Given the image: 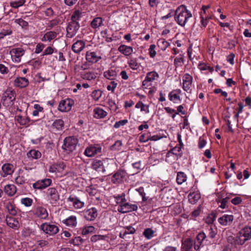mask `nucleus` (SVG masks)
Masks as SVG:
<instances>
[{
    "label": "nucleus",
    "mask_w": 251,
    "mask_h": 251,
    "mask_svg": "<svg viewBox=\"0 0 251 251\" xmlns=\"http://www.w3.org/2000/svg\"><path fill=\"white\" fill-rule=\"evenodd\" d=\"M207 229L208 230V237L213 238L217 234V228L214 225H210L207 226Z\"/></svg>",
    "instance_id": "49"
},
{
    "label": "nucleus",
    "mask_w": 251,
    "mask_h": 251,
    "mask_svg": "<svg viewBox=\"0 0 251 251\" xmlns=\"http://www.w3.org/2000/svg\"><path fill=\"white\" fill-rule=\"evenodd\" d=\"M63 223L67 226L75 227L77 224V218L76 216L72 215L63 220Z\"/></svg>",
    "instance_id": "33"
},
{
    "label": "nucleus",
    "mask_w": 251,
    "mask_h": 251,
    "mask_svg": "<svg viewBox=\"0 0 251 251\" xmlns=\"http://www.w3.org/2000/svg\"><path fill=\"white\" fill-rule=\"evenodd\" d=\"M91 168L92 169L98 172L103 173L105 171L103 163L102 161L100 160H94L91 164Z\"/></svg>",
    "instance_id": "22"
},
{
    "label": "nucleus",
    "mask_w": 251,
    "mask_h": 251,
    "mask_svg": "<svg viewBox=\"0 0 251 251\" xmlns=\"http://www.w3.org/2000/svg\"><path fill=\"white\" fill-rule=\"evenodd\" d=\"M193 77L189 74H185L182 77V88L187 92H190L192 87Z\"/></svg>",
    "instance_id": "13"
},
{
    "label": "nucleus",
    "mask_w": 251,
    "mask_h": 251,
    "mask_svg": "<svg viewBox=\"0 0 251 251\" xmlns=\"http://www.w3.org/2000/svg\"><path fill=\"white\" fill-rule=\"evenodd\" d=\"M40 229L44 233L50 235H54L59 231V228L57 226L49 223H44L42 224L40 226Z\"/></svg>",
    "instance_id": "8"
},
{
    "label": "nucleus",
    "mask_w": 251,
    "mask_h": 251,
    "mask_svg": "<svg viewBox=\"0 0 251 251\" xmlns=\"http://www.w3.org/2000/svg\"><path fill=\"white\" fill-rule=\"evenodd\" d=\"M240 232L241 235L244 237L246 241L251 239V227L245 226L242 228Z\"/></svg>",
    "instance_id": "38"
},
{
    "label": "nucleus",
    "mask_w": 251,
    "mask_h": 251,
    "mask_svg": "<svg viewBox=\"0 0 251 251\" xmlns=\"http://www.w3.org/2000/svg\"><path fill=\"white\" fill-rule=\"evenodd\" d=\"M34 110L32 112V115L34 116H37L39 115V112H42L43 110V108L38 104H35L34 105Z\"/></svg>",
    "instance_id": "62"
},
{
    "label": "nucleus",
    "mask_w": 251,
    "mask_h": 251,
    "mask_svg": "<svg viewBox=\"0 0 251 251\" xmlns=\"http://www.w3.org/2000/svg\"><path fill=\"white\" fill-rule=\"evenodd\" d=\"M68 201L72 202L73 207L75 209H80L84 206V202L74 196H70Z\"/></svg>",
    "instance_id": "21"
},
{
    "label": "nucleus",
    "mask_w": 251,
    "mask_h": 251,
    "mask_svg": "<svg viewBox=\"0 0 251 251\" xmlns=\"http://www.w3.org/2000/svg\"><path fill=\"white\" fill-rule=\"evenodd\" d=\"M64 126V122L61 119L56 120L52 124V127L57 130H61Z\"/></svg>",
    "instance_id": "54"
},
{
    "label": "nucleus",
    "mask_w": 251,
    "mask_h": 251,
    "mask_svg": "<svg viewBox=\"0 0 251 251\" xmlns=\"http://www.w3.org/2000/svg\"><path fill=\"white\" fill-rule=\"evenodd\" d=\"M26 174L21 169L18 171L17 176L15 179V183L18 185H21L25 183L27 180Z\"/></svg>",
    "instance_id": "25"
},
{
    "label": "nucleus",
    "mask_w": 251,
    "mask_h": 251,
    "mask_svg": "<svg viewBox=\"0 0 251 251\" xmlns=\"http://www.w3.org/2000/svg\"><path fill=\"white\" fill-rule=\"evenodd\" d=\"M25 2V0H18L16 1H12L10 2L11 7L15 8H17L20 6H23Z\"/></svg>",
    "instance_id": "55"
},
{
    "label": "nucleus",
    "mask_w": 251,
    "mask_h": 251,
    "mask_svg": "<svg viewBox=\"0 0 251 251\" xmlns=\"http://www.w3.org/2000/svg\"><path fill=\"white\" fill-rule=\"evenodd\" d=\"M236 244L238 245H243L247 241L239 231L235 236Z\"/></svg>",
    "instance_id": "58"
},
{
    "label": "nucleus",
    "mask_w": 251,
    "mask_h": 251,
    "mask_svg": "<svg viewBox=\"0 0 251 251\" xmlns=\"http://www.w3.org/2000/svg\"><path fill=\"white\" fill-rule=\"evenodd\" d=\"M14 166L12 164L10 163L4 164L2 166V173L4 174V176L12 175L14 172Z\"/></svg>",
    "instance_id": "30"
},
{
    "label": "nucleus",
    "mask_w": 251,
    "mask_h": 251,
    "mask_svg": "<svg viewBox=\"0 0 251 251\" xmlns=\"http://www.w3.org/2000/svg\"><path fill=\"white\" fill-rule=\"evenodd\" d=\"M21 203L26 207H29L33 203V200L29 198H23L21 199Z\"/></svg>",
    "instance_id": "57"
},
{
    "label": "nucleus",
    "mask_w": 251,
    "mask_h": 251,
    "mask_svg": "<svg viewBox=\"0 0 251 251\" xmlns=\"http://www.w3.org/2000/svg\"><path fill=\"white\" fill-rule=\"evenodd\" d=\"M6 208L10 214L15 215L17 214L16 207L13 201H8L6 203Z\"/></svg>",
    "instance_id": "37"
},
{
    "label": "nucleus",
    "mask_w": 251,
    "mask_h": 251,
    "mask_svg": "<svg viewBox=\"0 0 251 251\" xmlns=\"http://www.w3.org/2000/svg\"><path fill=\"white\" fill-rule=\"evenodd\" d=\"M82 16V13L79 10H75L72 16V20L75 22L73 24H70L67 28V36L68 37H72L76 33L79 28L77 21L80 20Z\"/></svg>",
    "instance_id": "2"
},
{
    "label": "nucleus",
    "mask_w": 251,
    "mask_h": 251,
    "mask_svg": "<svg viewBox=\"0 0 251 251\" xmlns=\"http://www.w3.org/2000/svg\"><path fill=\"white\" fill-rule=\"evenodd\" d=\"M191 12L184 5L178 6L175 11V19L179 25L184 27L192 18Z\"/></svg>",
    "instance_id": "1"
},
{
    "label": "nucleus",
    "mask_w": 251,
    "mask_h": 251,
    "mask_svg": "<svg viewBox=\"0 0 251 251\" xmlns=\"http://www.w3.org/2000/svg\"><path fill=\"white\" fill-rule=\"evenodd\" d=\"M51 180L49 178L38 180L33 185V187L37 189H43L49 186L51 183Z\"/></svg>",
    "instance_id": "18"
},
{
    "label": "nucleus",
    "mask_w": 251,
    "mask_h": 251,
    "mask_svg": "<svg viewBox=\"0 0 251 251\" xmlns=\"http://www.w3.org/2000/svg\"><path fill=\"white\" fill-rule=\"evenodd\" d=\"M6 222L8 226L17 229L20 227V225L17 219L13 217H6Z\"/></svg>",
    "instance_id": "23"
},
{
    "label": "nucleus",
    "mask_w": 251,
    "mask_h": 251,
    "mask_svg": "<svg viewBox=\"0 0 251 251\" xmlns=\"http://www.w3.org/2000/svg\"><path fill=\"white\" fill-rule=\"evenodd\" d=\"M154 231L151 228L145 229L143 235L148 239L151 238L153 236Z\"/></svg>",
    "instance_id": "61"
},
{
    "label": "nucleus",
    "mask_w": 251,
    "mask_h": 251,
    "mask_svg": "<svg viewBox=\"0 0 251 251\" xmlns=\"http://www.w3.org/2000/svg\"><path fill=\"white\" fill-rule=\"evenodd\" d=\"M32 213L34 217L41 220H47L49 217V213L47 209L41 206H35L32 210Z\"/></svg>",
    "instance_id": "5"
},
{
    "label": "nucleus",
    "mask_w": 251,
    "mask_h": 251,
    "mask_svg": "<svg viewBox=\"0 0 251 251\" xmlns=\"http://www.w3.org/2000/svg\"><path fill=\"white\" fill-rule=\"evenodd\" d=\"M85 43L82 40H77L74 43L72 46V50L75 53H78L80 52L84 48Z\"/></svg>",
    "instance_id": "29"
},
{
    "label": "nucleus",
    "mask_w": 251,
    "mask_h": 251,
    "mask_svg": "<svg viewBox=\"0 0 251 251\" xmlns=\"http://www.w3.org/2000/svg\"><path fill=\"white\" fill-rule=\"evenodd\" d=\"M103 75L106 79L113 80L117 76V73L112 69H109L104 72Z\"/></svg>",
    "instance_id": "39"
},
{
    "label": "nucleus",
    "mask_w": 251,
    "mask_h": 251,
    "mask_svg": "<svg viewBox=\"0 0 251 251\" xmlns=\"http://www.w3.org/2000/svg\"><path fill=\"white\" fill-rule=\"evenodd\" d=\"M103 20L101 17H95L91 21L90 25L92 28L97 30L103 25Z\"/></svg>",
    "instance_id": "32"
},
{
    "label": "nucleus",
    "mask_w": 251,
    "mask_h": 251,
    "mask_svg": "<svg viewBox=\"0 0 251 251\" xmlns=\"http://www.w3.org/2000/svg\"><path fill=\"white\" fill-rule=\"evenodd\" d=\"M57 33L53 31H49L42 35L41 40L44 42H50L56 38Z\"/></svg>",
    "instance_id": "24"
},
{
    "label": "nucleus",
    "mask_w": 251,
    "mask_h": 251,
    "mask_svg": "<svg viewBox=\"0 0 251 251\" xmlns=\"http://www.w3.org/2000/svg\"><path fill=\"white\" fill-rule=\"evenodd\" d=\"M94 117L97 119H102L105 117L107 113L101 108L97 107L94 109Z\"/></svg>",
    "instance_id": "35"
},
{
    "label": "nucleus",
    "mask_w": 251,
    "mask_h": 251,
    "mask_svg": "<svg viewBox=\"0 0 251 251\" xmlns=\"http://www.w3.org/2000/svg\"><path fill=\"white\" fill-rule=\"evenodd\" d=\"M159 77V75L155 71H151L147 73L145 79L142 82V86L144 88H148L151 86L152 83Z\"/></svg>",
    "instance_id": "6"
},
{
    "label": "nucleus",
    "mask_w": 251,
    "mask_h": 251,
    "mask_svg": "<svg viewBox=\"0 0 251 251\" xmlns=\"http://www.w3.org/2000/svg\"><path fill=\"white\" fill-rule=\"evenodd\" d=\"M157 45L161 50H165L169 46V43L164 39H160L157 41Z\"/></svg>",
    "instance_id": "50"
},
{
    "label": "nucleus",
    "mask_w": 251,
    "mask_h": 251,
    "mask_svg": "<svg viewBox=\"0 0 251 251\" xmlns=\"http://www.w3.org/2000/svg\"><path fill=\"white\" fill-rule=\"evenodd\" d=\"M233 220V216L232 215L226 214H225L218 219L219 223L223 226H227L231 224Z\"/></svg>",
    "instance_id": "28"
},
{
    "label": "nucleus",
    "mask_w": 251,
    "mask_h": 251,
    "mask_svg": "<svg viewBox=\"0 0 251 251\" xmlns=\"http://www.w3.org/2000/svg\"><path fill=\"white\" fill-rule=\"evenodd\" d=\"M3 190L9 196H13L17 192V188L14 184H7L4 186Z\"/></svg>",
    "instance_id": "34"
},
{
    "label": "nucleus",
    "mask_w": 251,
    "mask_h": 251,
    "mask_svg": "<svg viewBox=\"0 0 251 251\" xmlns=\"http://www.w3.org/2000/svg\"><path fill=\"white\" fill-rule=\"evenodd\" d=\"M183 55L179 54L174 60V64L176 68L182 66L183 64Z\"/></svg>",
    "instance_id": "53"
},
{
    "label": "nucleus",
    "mask_w": 251,
    "mask_h": 251,
    "mask_svg": "<svg viewBox=\"0 0 251 251\" xmlns=\"http://www.w3.org/2000/svg\"><path fill=\"white\" fill-rule=\"evenodd\" d=\"M15 98V91L11 88L7 89L4 94V103L8 105L12 102Z\"/></svg>",
    "instance_id": "15"
},
{
    "label": "nucleus",
    "mask_w": 251,
    "mask_h": 251,
    "mask_svg": "<svg viewBox=\"0 0 251 251\" xmlns=\"http://www.w3.org/2000/svg\"><path fill=\"white\" fill-rule=\"evenodd\" d=\"M187 176L182 172H179L177 174L176 181L178 184L180 185L187 180Z\"/></svg>",
    "instance_id": "44"
},
{
    "label": "nucleus",
    "mask_w": 251,
    "mask_h": 251,
    "mask_svg": "<svg viewBox=\"0 0 251 251\" xmlns=\"http://www.w3.org/2000/svg\"><path fill=\"white\" fill-rule=\"evenodd\" d=\"M84 214L86 220L92 221L98 216V210L95 207H90L84 211Z\"/></svg>",
    "instance_id": "16"
},
{
    "label": "nucleus",
    "mask_w": 251,
    "mask_h": 251,
    "mask_svg": "<svg viewBox=\"0 0 251 251\" xmlns=\"http://www.w3.org/2000/svg\"><path fill=\"white\" fill-rule=\"evenodd\" d=\"M78 144V140L76 138L73 136H69L64 140L63 145L62 148L66 151L67 153H70L75 151Z\"/></svg>",
    "instance_id": "3"
},
{
    "label": "nucleus",
    "mask_w": 251,
    "mask_h": 251,
    "mask_svg": "<svg viewBox=\"0 0 251 251\" xmlns=\"http://www.w3.org/2000/svg\"><path fill=\"white\" fill-rule=\"evenodd\" d=\"M17 122L22 126H26L29 125L30 121L29 118L26 117H23L21 115H18L16 117Z\"/></svg>",
    "instance_id": "46"
},
{
    "label": "nucleus",
    "mask_w": 251,
    "mask_h": 251,
    "mask_svg": "<svg viewBox=\"0 0 251 251\" xmlns=\"http://www.w3.org/2000/svg\"><path fill=\"white\" fill-rule=\"evenodd\" d=\"M137 208L138 206L136 204H131L124 201V202L118 206V211L121 213H126L136 211L137 210Z\"/></svg>",
    "instance_id": "10"
},
{
    "label": "nucleus",
    "mask_w": 251,
    "mask_h": 251,
    "mask_svg": "<svg viewBox=\"0 0 251 251\" xmlns=\"http://www.w3.org/2000/svg\"><path fill=\"white\" fill-rule=\"evenodd\" d=\"M135 107L137 109H140V111L145 114H148L150 112V105L144 104L141 100L138 101Z\"/></svg>",
    "instance_id": "31"
},
{
    "label": "nucleus",
    "mask_w": 251,
    "mask_h": 251,
    "mask_svg": "<svg viewBox=\"0 0 251 251\" xmlns=\"http://www.w3.org/2000/svg\"><path fill=\"white\" fill-rule=\"evenodd\" d=\"M229 198L228 197H226L225 198H223L221 200H219L218 201V203H220L219 205V207L222 209H225L227 207V202L228 201Z\"/></svg>",
    "instance_id": "63"
},
{
    "label": "nucleus",
    "mask_w": 251,
    "mask_h": 251,
    "mask_svg": "<svg viewBox=\"0 0 251 251\" xmlns=\"http://www.w3.org/2000/svg\"><path fill=\"white\" fill-rule=\"evenodd\" d=\"M15 23L18 24L23 28L26 27L28 25V23L22 18L16 19L15 20Z\"/></svg>",
    "instance_id": "64"
},
{
    "label": "nucleus",
    "mask_w": 251,
    "mask_h": 251,
    "mask_svg": "<svg viewBox=\"0 0 251 251\" xmlns=\"http://www.w3.org/2000/svg\"><path fill=\"white\" fill-rule=\"evenodd\" d=\"M25 50L22 46L14 48L9 51L12 61L16 63L21 62L22 57L25 55Z\"/></svg>",
    "instance_id": "4"
},
{
    "label": "nucleus",
    "mask_w": 251,
    "mask_h": 251,
    "mask_svg": "<svg viewBox=\"0 0 251 251\" xmlns=\"http://www.w3.org/2000/svg\"><path fill=\"white\" fill-rule=\"evenodd\" d=\"M83 242V239L80 236H76L70 240V243L75 246L81 245Z\"/></svg>",
    "instance_id": "52"
},
{
    "label": "nucleus",
    "mask_w": 251,
    "mask_h": 251,
    "mask_svg": "<svg viewBox=\"0 0 251 251\" xmlns=\"http://www.w3.org/2000/svg\"><path fill=\"white\" fill-rule=\"evenodd\" d=\"M150 132H148L141 134L139 137V141L141 143H146L150 140Z\"/></svg>",
    "instance_id": "59"
},
{
    "label": "nucleus",
    "mask_w": 251,
    "mask_h": 251,
    "mask_svg": "<svg viewBox=\"0 0 251 251\" xmlns=\"http://www.w3.org/2000/svg\"><path fill=\"white\" fill-rule=\"evenodd\" d=\"M135 232L134 227L131 226H128L125 228L124 231L120 233V237L124 238L126 235L129 234H133Z\"/></svg>",
    "instance_id": "48"
},
{
    "label": "nucleus",
    "mask_w": 251,
    "mask_h": 251,
    "mask_svg": "<svg viewBox=\"0 0 251 251\" xmlns=\"http://www.w3.org/2000/svg\"><path fill=\"white\" fill-rule=\"evenodd\" d=\"M13 84L14 86L20 88H23L27 87L29 84L28 79L24 77H17L14 81Z\"/></svg>",
    "instance_id": "20"
},
{
    "label": "nucleus",
    "mask_w": 251,
    "mask_h": 251,
    "mask_svg": "<svg viewBox=\"0 0 251 251\" xmlns=\"http://www.w3.org/2000/svg\"><path fill=\"white\" fill-rule=\"evenodd\" d=\"M102 94V92L100 90H95L92 92L91 97L95 101H98L101 97Z\"/></svg>",
    "instance_id": "51"
},
{
    "label": "nucleus",
    "mask_w": 251,
    "mask_h": 251,
    "mask_svg": "<svg viewBox=\"0 0 251 251\" xmlns=\"http://www.w3.org/2000/svg\"><path fill=\"white\" fill-rule=\"evenodd\" d=\"M114 198L117 204L119 205H120L122 202H124V201H126L125 195L124 194H122L121 195H118L117 196H114Z\"/></svg>",
    "instance_id": "60"
},
{
    "label": "nucleus",
    "mask_w": 251,
    "mask_h": 251,
    "mask_svg": "<svg viewBox=\"0 0 251 251\" xmlns=\"http://www.w3.org/2000/svg\"><path fill=\"white\" fill-rule=\"evenodd\" d=\"M193 245V241L190 238L186 239L182 244V250L184 251H189Z\"/></svg>",
    "instance_id": "43"
},
{
    "label": "nucleus",
    "mask_w": 251,
    "mask_h": 251,
    "mask_svg": "<svg viewBox=\"0 0 251 251\" xmlns=\"http://www.w3.org/2000/svg\"><path fill=\"white\" fill-rule=\"evenodd\" d=\"M65 165L63 163H54L50 165L49 168V172L52 173H61L65 169Z\"/></svg>",
    "instance_id": "19"
},
{
    "label": "nucleus",
    "mask_w": 251,
    "mask_h": 251,
    "mask_svg": "<svg viewBox=\"0 0 251 251\" xmlns=\"http://www.w3.org/2000/svg\"><path fill=\"white\" fill-rule=\"evenodd\" d=\"M48 200L52 204H56L59 199V195L57 190L53 187L49 188L47 191Z\"/></svg>",
    "instance_id": "12"
},
{
    "label": "nucleus",
    "mask_w": 251,
    "mask_h": 251,
    "mask_svg": "<svg viewBox=\"0 0 251 251\" xmlns=\"http://www.w3.org/2000/svg\"><path fill=\"white\" fill-rule=\"evenodd\" d=\"M86 191L91 196H96L99 194L97 187L95 185H90L86 188Z\"/></svg>",
    "instance_id": "45"
},
{
    "label": "nucleus",
    "mask_w": 251,
    "mask_h": 251,
    "mask_svg": "<svg viewBox=\"0 0 251 251\" xmlns=\"http://www.w3.org/2000/svg\"><path fill=\"white\" fill-rule=\"evenodd\" d=\"M204 240V232L200 233L197 236L196 241L195 244V249L196 250L199 249V247L196 244H200L201 245L203 240Z\"/></svg>",
    "instance_id": "56"
},
{
    "label": "nucleus",
    "mask_w": 251,
    "mask_h": 251,
    "mask_svg": "<svg viewBox=\"0 0 251 251\" xmlns=\"http://www.w3.org/2000/svg\"><path fill=\"white\" fill-rule=\"evenodd\" d=\"M96 228L93 226H85L81 228V234L86 235L95 232Z\"/></svg>",
    "instance_id": "41"
},
{
    "label": "nucleus",
    "mask_w": 251,
    "mask_h": 251,
    "mask_svg": "<svg viewBox=\"0 0 251 251\" xmlns=\"http://www.w3.org/2000/svg\"><path fill=\"white\" fill-rule=\"evenodd\" d=\"M118 50L125 56H129L133 53V49L130 46L121 45L118 47Z\"/></svg>",
    "instance_id": "26"
},
{
    "label": "nucleus",
    "mask_w": 251,
    "mask_h": 251,
    "mask_svg": "<svg viewBox=\"0 0 251 251\" xmlns=\"http://www.w3.org/2000/svg\"><path fill=\"white\" fill-rule=\"evenodd\" d=\"M200 195L196 192L190 193L188 195V199L191 203H195L200 199Z\"/></svg>",
    "instance_id": "42"
},
{
    "label": "nucleus",
    "mask_w": 251,
    "mask_h": 251,
    "mask_svg": "<svg viewBox=\"0 0 251 251\" xmlns=\"http://www.w3.org/2000/svg\"><path fill=\"white\" fill-rule=\"evenodd\" d=\"M74 104V100L71 99L62 100L59 103L58 110L62 112H67L70 111Z\"/></svg>",
    "instance_id": "11"
},
{
    "label": "nucleus",
    "mask_w": 251,
    "mask_h": 251,
    "mask_svg": "<svg viewBox=\"0 0 251 251\" xmlns=\"http://www.w3.org/2000/svg\"><path fill=\"white\" fill-rule=\"evenodd\" d=\"M181 95V91L180 89H177L171 91L169 95L168 98L169 100L174 103H180L181 100L180 96Z\"/></svg>",
    "instance_id": "14"
},
{
    "label": "nucleus",
    "mask_w": 251,
    "mask_h": 251,
    "mask_svg": "<svg viewBox=\"0 0 251 251\" xmlns=\"http://www.w3.org/2000/svg\"><path fill=\"white\" fill-rule=\"evenodd\" d=\"M27 156L28 157L37 159L41 157V153L38 150H31L27 153Z\"/></svg>",
    "instance_id": "47"
},
{
    "label": "nucleus",
    "mask_w": 251,
    "mask_h": 251,
    "mask_svg": "<svg viewBox=\"0 0 251 251\" xmlns=\"http://www.w3.org/2000/svg\"><path fill=\"white\" fill-rule=\"evenodd\" d=\"M181 147L176 146L174 147L168 152L166 157V161L171 163L173 161L177 160L179 157L181 156Z\"/></svg>",
    "instance_id": "7"
},
{
    "label": "nucleus",
    "mask_w": 251,
    "mask_h": 251,
    "mask_svg": "<svg viewBox=\"0 0 251 251\" xmlns=\"http://www.w3.org/2000/svg\"><path fill=\"white\" fill-rule=\"evenodd\" d=\"M127 64L129 68L132 70H138L141 67V63L136 58H131L128 61Z\"/></svg>",
    "instance_id": "27"
},
{
    "label": "nucleus",
    "mask_w": 251,
    "mask_h": 251,
    "mask_svg": "<svg viewBox=\"0 0 251 251\" xmlns=\"http://www.w3.org/2000/svg\"><path fill=\"white\" fill-rule=\"evenodd\" d=\"M101 151V147L100 145H91L87 147L84 152V154L87 157H91L99 154Z\"/></svg>",
    "instance_id": "9"
},
{
    "label": "nucleus",
    "mask_w": 251,
    "mask_h": 251,
    "mask_svg": "<svg viewBox=\"0 0 251 251\" xmlns=\"http://www.w3.org/2000/svg\"><path fill=\"white\" fill-rule=\"evenodd\" d=\"M124 177V173L122 172H117L113 175L111 178V182L115 184L121 183L123 181Z\"/></svg>",
    "instance_id": "36"
},
{
    "label": "nucleus",
    "mask_w": 251,
    "mask_h": 251,
    "mask_svg": "<svg viewBox=\"0 0 251 251\" xmlns=\"http://www.w3.org/2000/svg\"><path fill=\"white\" fill-rule=\"evenodd\" d=\"M97 76V74L93 71H88L82 75L81 77L87 80H94Z\"/></svg>",
    "instance_id": "40"
},
{
    "label": "nucleus",
    "mask_w": 251,
    "mask_h": 251,
    "mask_svg": "<svg viewBox=\"0 0 251 251\" xmlns=\"http://www.w3.org/2000/svg\"><path fill=\"white\" fill-rule=\"evenodd\" d=\"M101 58V56L99 55L95 51H87L85 54L86 61L91 64L97 63Z\"/></svg>",
    "instance_id": "17"
}]
</instances>
